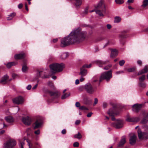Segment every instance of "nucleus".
I'll return each instance as SVG.
<instances>
[{
    "label": "nucleus",
    "mask_w": 148,
    "mask_h": 148,
    "mask_svg": "<svg viewBox=\"0 0 148 148\" xmlns=\"http://www.w3.org/2000/svg\"><path fill=\"white\" fill-rule=\"evenodd\" d=\"M81 28L78 27L72 31L69 35L62 39L61 45L64 47L75 43H79L84 40L86 38L87 33L81 32Z\"/></svg>",
    "instance_id": "1"
},
{
    "label": "nucleus",
    "mask_w": 148,
    "mask_h": 148,
    "mask_svg": "<svg viewBox=\"0 0 148 148\" xmlns=\"http://www.w3.org/2000/svg\"><path fill=\"white\" fill-rule=\"evenodd\" d=\"M51 69V72L52 74L56 73L57 72H60L62 71L64 67V64L61 63L59 64L54 63L49 66Z\"/></svg>",
    "instance_id": "2"
},
{
    "label": "nucleus",
    "mask_w": 148,
    "mask_h": 148,
    "mask_svg": "<svg viewBox=\"0 0 148 148\" xmlns=\"http://www.w3.org/2000/svg\"><path fill=\"white\" fill-rule=\"evenodd\" d=\"M112 71L110 70L108 71L104 72L101 75L99 82H100L103 80L105 79L107 81H108L112 77Z\"/></svg>",
    "instance_id": "3"
},
{
    "label": "nucleus",
    "mask_w": 148,
    "mask_h": 148,
    "mask_svg": "<svg viewBox=\"0 0 148 148\" xmlns=\"http://www.w3.org/2000/svg\"><path fill=\"white\" fill-rule=\"evenodd\" d=\"M31 130H26V133L27 134L28 137L31 136L35 138L36 140L38 139V135L40 134V130H36L34 132V134L32 132H31Z\"/></svg>",
    "instance_id": "4"
},
{
    "label": "nucleus",
    "mask_w": 148,
    "mask_h": 148,
    "mask_svg": "<svg viewBox=\"0 0 148 148\" xmlns=\"http://www.w3.org/2000/svg\"><path fill=\"white\" fill-rule=\"evenodd\" d=\"M16 144V141L13 139H10L4 144L5 148H14Z\"/></svg>",
    "instance_id": "5"
},
{
    "label": "nucleus",
    "mask_w": 148,
    "mask_h": 148,
    "mask_svg": "<svg viewBox=\"0 0 148 148\" xmlns=\"http://www.w3.org/2000/svg\"><path fill=\"white\" fill-rule=\"evenodd\" d=\"M101 6H102L104 8L102 10V11L100 10H97L95 11L96 13L98 14L100 16H103V13H105L106 12V9L105 8V6L103 3L101 2H100V3H98L97 7V8H100Z\"/></svg>",
    "instance_id": "6"
},
{
    "label": "nucleus",
    "mask_w": 148,
    "mask_h": 148,
    "mask_svg": "<svg viewBox=\"0 0 148 148\" xmlns=\"http://www.w3.org/2000/svg\"><path fill=\"white\" fill-rule=\"evenodd\" d=\"M116 122L113 123L112 126L116 128L120 129L123 126L124 124V121L121 119H117L116 120Z\"/></svg>",
    "instance_id": "7"
},
{
    "label": "nucleus",
    "mask_w": 148,
    "mask_h": 148,
    "mask_svg": "<svg viewBox=\"0 0 148 148\" xmlns=\"http://www.w3.org/2000/svg\"><path fill=\"white\" fill-rule=\"evenodd\" d=\"M12 101L13 103L15 104H22L24 101V99L23 97L19 96L13 99Z\"/></svg>",
    "instance_id": "8"
},
{
    "label": "nucleus",
    "mask_w": 148,
    "mask_h": 148,
    "mask_svg": "<svg viewBox=\"0 0 148 148\" xmlns=\"http://www.w3.org/2000/svg\"><path fill=\"white\" fill-rule=\"evenodd\" d=\"M47 70L42 69L38 71V75L39 77L43 78H48L49 77V75L47 74Z\"/></svg>",
    "instance_id": "9"
},
{
    "label": "nucleus",
    "mask_w": 148,
    "mask_h": 148,
    "mask_svg": "<svg viewBox=\"0 0 148 148\" xmlns=\"http://www.w3.org/2000/svg\"><path fill=\"white\" fill-rule=\"evenodd\" d=\"M43 125V122L40 120H36L32 124V127L34 129H40Z\"/></svg>",
    "instance_id": "10"
},
{
    "label": "nucleus",
    "mask_w": 148,
    "mask_h": 148,
    "mask_svg": "<svg viewBox=\"0 0 148 148\" xmlns=\"http://www.w3.org/2000/svg\"><path fill=\"white\" fill-rule=\"evenodd\" d=\"M138 138L140 139H148V133L143 132L141 130H138Z\"/></svg>",
    "instance_id": "11"
},
{
    "label": "nucleus",
    "mask_w": 148,
    "mask_h": 148,
    "mask_svg": "<svg viewBox=\"0 0 148 148\" xmlns=\"http://www.w3.org/2000/svg\"><path fill=\"white\" fill-rule=\"evenodd\" d=\"M85 89L87 92L90 94H92L95 91V89L90 84H86Z\"/></svg>",
    "instance_id": "12"
},
{
    "label": "nucleus",
    "mask_w": 148,
    "mask_h": 148,
    "mask_svg": "<svg viewBox=\"0 0 148 148\" xmlns=\"http://www.w3.org/2000/svg\"><path fill=\"white\" fill-rule=\"evenodd\" d=\"M130 143L132 145H134L136 142L137 137L136 135L133 133L130 134Z\"/></svg>",
    "instance_id": "13"
},
{
    "label": "nucleus",
    "mask_w": 148,
    "mask_h": 148,
    "mask_svg": "<svg viewBox=\"0 0 148 148\" xmlns=\"http://www.w3.org/2000/svg\"><path fill=\"white\" fill-rule=\"evenodd\" d=\"M22 120L25 125L27 126L30 125L32 121V119L28 116L23 117Z\"/></svg>",
    "instance_id": "14"
},
{
    "label": "nucleus",
    "mask_w": 148,
    "mask_h": 148,
    "mask_svg": "<svg viewBox=\"0 0 148 148\" xmlns=\"http://www.w3.org/2000/svg\"><path fill=\"white\" fill-rule=\"evenodd\" d=\"M26 140L28 143L29 148H38L39 145L37 143H32L28 140Z\"/></svg>",
    "instance_id": "15"
},
{
    "label": "nucleus",
    "mask_w": 148,
    "mask_h": 148,
    "mask_svg": "<svg viewBox=\"0 0 148 148\" xmlns=\"http://www.w3.org/2000/svg\"><path fill=\"white\" fill-rule=\"evenodd\" d=\"M140 120L138 117H128L126 119V121L129 122H137Z\"/></svg>",
    "instance_id": "16"
},
{
    "label": "nucleus",
    "mask_w": 148,
    "mask_h": 148,
    "mask_svg": "<svg viewBox=\"0 0 148 148\" xmlns=\"http://www.w3.org/2000/svg\"><path fill=\"white\" fill-rule=\"evenodd\" d=\"M141 105L135 104L132 106V110L135 112H138L141 107Z\"/></svg>",
    "instance_id": "17"
},
{
    "label": "nucleus",
    "mask_w": 148,
    "mask_h": 148,
    "mask_svg": "<svg viewBox=\"0 0 148 148\" xmlns=\"http://www.w3.org/2000/svg\"><path fill=\"white\" fill-rule=\"evenodd\" d=\"M108 114L110 116H112L111 118L112 120L113 121H114L116 120V119L113 116L114 115H118L119 114V113H114L111 109H110L108 112Z\"/></svg>",
    "instance_id": "18"
},
{
    "label": "nucleus",
    "mask_w": 148,
    "mask_h": 148,
    "mask_svg": "<svg viewBox=\"0 0 148 148\" xmlns=\"http://www.w3.org/2000/svg\"><path fill=\"white\" fill-rule=\"evenodd\" d=\"M108 62V61H102L99 60H97L95 61V63L99 67H102L103 65L106 64Z\"/></svg>",
    "instance_id": "19"
},
{
    "label": "nucleus",
    "mask_w": 148,
    "mask_h": 148,
    "mask_svg": "<svg viewBox=\"0 0 148 148\" xmlns=\"http://www.w3.org/2000/svg\"><path fill=\"white\" fill-rule=\"evenodd\" d=\"M25 57V54L24 53H19L16 54L14 56V58L15 59H21Z\"/></svg>",
    "instance_id": "20"
},
{
    "label": "nucleus",
    "mask_w": 148,
    "mask_h": 148,
    "mask_svg": "<svg viewBox=\"0 0 148 148\" xmlns=\"http://www.w3.org/2000/svg\"><path fill=\"white\" fill-rule=\"evenodd\" d=\"M126 142L125 138L124 137H122L121 140L119 143L118 145V147H121L123 146L124 145Z\"/></svg>",
    "instance_id": "21"
},
{
    "label": "nucleus",
    "mask_w": 148,
    "mask_h": 148,
    "mask_svg": "<svg viewBox=\"0 0 148 148\" xmlns=\"http://www.w3.org/2000/svg\"><path fill=\"white\" fill-rule=\"evenodd\" d=\"M84 68H81L80 69V72L79 73V75H81L82 77H84L87 74V72L86 70L84 69Z\"/></svg>",
    "instance_id": "22"
},
{
    "label": "nucleus",
    "mask_w": 148,
    "mask_h": 148,
    "mask_svg": "<svg viewBox=\"0 0 148 148\" xmlns=\"http://www.w3.org/2000/svg\"><path fill=\"white\" fill-rule=\"evenodd\" d=\"M148 71V67L147 66H145L144 69L139 71L138 73V75H140L143 73H147Z\"/></svg>",
    "instance_id": "23"
},
{
    "label": "nucleus",
    "mask_w": 148,
    "mask_h": 148,
    "mask_svg": "<svg viewBox=\"0 0 148 148\" xmlns=\"http://www.w3.org/2000/svg\"><path fill=\"white\" fill-rule=\"evenodd\" d=\"M5 119L9 123H12L14 121L13 117L11 116L5 117Z\"/></svg>",
    "instance_id": "24"
},
{
    "label": "nucleus",
    "mask_w": 148,
    "mask_h": 148,
    "mask_svg": "<svg viewBox=\"0 0 148 148\" xmlns=\"http://www.w3.org/2000/svg\"><path fill=\"white\" fill-rule=\"evenodd\" d=\"M118 54V51L115 49H112L111 54V57H113Z\"/></svg>",
    "instance_id": "25"
},
{
    "label": "nucleus",
    "mask_w": 148,
    "mask_h": 148,
    "mask_svg": "<svg viewBox=\"0 0 148 148\" xmlns=\"http://www.w3.org/2000/svg\"><path fill=\"white\" fill-rule=\"evenodd\" d=\"M8 78V76L7 75H5L2 78L0 81V82L2 84H5L6 82V80Z\"/></svg>",
    "instance_id": "26"
},
{
    "label": "nucleus",
    "mask_w": 148,
    "mask_h": 148,
    "mask_svg": "<svg viewBox=\"0 0 148 148\" xmlns=\"http://www.w3.org/2000/svg\"><path fill=\"white\" fill-rule=\"evenodd\" d=\"M69 55L67 52H64L62 53L60 56V58L62 59H65L67 58Z\"/></svg>",
    "instance_id": "27"
},
{
    "label": "nucleus",
    "mask_w": 148,
    "mask_h": 148,
    "mask_svg": "<svg viewBox=\"0 0 148 148\" xmlns=\"http://www.w3.org/2000/svg\"><path fill=\"white\" fill-rule=\"evenodd\" d=\"M16 14L14 12L12 13L8 16L7 17L8 20H12L14 16L16 15Z\"/></svg>",
    "instance_id": "28"
},
{
    "label": "nucleus",
    "mask_w": 148,
    "mask_h": 148,
    "mask_svg": "<svg viewBox=\"0 0 148 148\" xmlns=\"http://www.w3.org/2000/svg\"><path fill=\"white\" fill-rule=\"evenodd\" d=\"M16 63L14 62H11L8 63L6 64V66L8 68H10L12 66L15 65Z\"/></svg>",
    "instance_id": "29"
},
{
    "label": "nucleus",
    "mask_w": 148,
    "mask_h": 148,
    "mask_svg": "<svg viewBox=\"0 0 148 148\" xmlns=\"http://www.w3.org/2000/svg\"><path fill=\"white\" fill-rule=\"evenodd\" d=\"M70 95V92H67L64 93L63 95L61 97V99H64L66 98L67 97L69 96Z\"/></svg>",
    "instance_id": "30"
},
{
    "label": "nucleus",
    "mask_w": 148,
    "mask_h": 148,
    "mask_svg": "<svg viewBox=\"0 0 148 148\" xmlns=\"http://www.w3.org/2000/svg\"><path fill=\"white\" fill-rule=\"evenodd\" d=\"M25 139H23L22 140H19V141L20 144V147L21 148H23V145L24 144V141Z\"/></svg>",
    "instance_id": "31"
},
{
    "label": "nucleus",
    "mask_w": 148,
    "mask_h": 148,
    "mask_svg": "<svg viewBox=\"0 0 148 148\" xmlns=\"http://www.w3.org/2000/svg\"><path fill=\"white\" fill-rule=\"evenodd\" d=\"M74 137L75 138L80 139L82 138V135L79 132H78L77 134L75 135Z\"/></svg>",
    "instance_id": "32"
},
{
    "label": "nucleus",
    "mask_w": 148,
    "mask_h": 148,
    "mask_svg": "<svg viewBox=\"0 0 148 148\" xmlns=\"http://www.w3.org/2000/svg\"><path fill=\"white\" fill-rule=\"evenodd\" d=\"M148 5V0H144L143 4L141 6L144 7H146Z\"/></svg>",
    "instance_id": "33"
},
{
    "label": "nucleus",
    "mask_w": 148,
    "mask_h": 148,
    "mask_svg": "<svg viewBox=\"0 0 148 148\" xmlns=\"http://www.w3.org/2000/svg\"><path fill=\"white\" fill-rule=\"evenodd\" d=\"M148 121V117L147 116L146 117L143 118L141 121V123L143 124L146 123Z\"/></svg>",
    "instance_id": "34"
},
{
    "label": "nucleus",
    "mask_w": 148,
    "mask_h": 148,
    "mask_svg": "<svg viewBox=\"0 0 148 148\" xmlns=\"http://www.w3.org/2000/svg\"><path fill=\"white\" fill-rule=\"evenodd\" d=\"M121 18L119 16H116L115 17L114 22L115 23H119L121 21Z\"/></svg>",
    "instance_id": "35"
},
{
    "label": "nucleus",
    "mask_w": 148,
    "mask_h": 148,
    "mask_svg": "<svg viewBox=\"0 0 148 148\" xmlns=\"http://www.w3.org/2000/svg\"><path fill=\"white\" fill-rule=\"evenodd\" d=\"M49 93L50 95L51 96H54L56 97H58V94L56 92H54L51 91H50L49 92Z\"/></svg>",
    "instance_id": "36"
},
{
    "label": "nucleus",
    "mask_w": 148,
    "mask_h": 148,
    "mask_svg": "<svg viewBox=\"0 0 148 148\" xmlns=\"http://www.w3.org/2000/svg\"><path fill=\"white\" fill-rule=\"evenodd\" d=\"M145 75H143L139 78V80L140 82H143L145 79Z\"/></svg>",
    "instance_id": "37"
},
{
    "label": "nucleus",
    "mask_w": 148,
    "mask_h": 148,
    "mask_svg": "<svg viewBox=\"0 0 148 148\" xmlns=\"http://www.w3.org/2000/svg\"><path fill=\"white\" fill-rule=\"evenodd\" d=\"M116 3L117 4H121L124 2L123 0H115Z\"/></svg>",
    "instance_id": "38"
},
{
    "label": "nucleus",
    "mask_w": 148,
    "mask_h": 148,
    "mask_svg": "<svg viewBox=\"0 0 148 148\" xmlns=\"http://www.w3.org/2000/svg\"><path fill=\"white\" fill-rule=\"evenodd\" d=\"M27 69L28 68L26 65H23V66L22 68V70L23 72H25L26 71Z\"/></svg>",
    "instance_id": "39"
},
{
    "label": "nucleus",
    "mask_w": 148,
    "mask_h": 148,
    "mask_svg": "<svg viewBox=\"0 0 148 148\" xmlns=\"http://www.w3.org/2000/svg\"><path fill=\"white\" fill-rule=\"evenodd\" d=\"M136 68L134 67H132L131 68L128 69H127V71L129 72H133L134 71Z\"/></svg>",
    "instance_id": "40"
},
{
    "label": "nucleus",
    "mask_w": 148,
    "mask_h": 148,
    "mask_svg": "<svg viewBox=\"0 0 148 148\" xmlns=\"http://www.w3.org/2000/svg\"><path fill=\"white\" fill-rule=\"evenodd\" d=\"M79 109L80 110H88V108H87L86 107H85V106H81L80 107H79Z\"/></svg>",
    "instance_id": "41"
},
{
    "label": "nucleus",
    "mask_w": 148,
    "mask_h": 148,
    "mask_svg": "<svg viewBox=\"0 0 148 148\" xmlns=\"http://www.w3.org/2000/svg\"><path fill=\"white\" fill-rule=\"evenodd\" d=\"M91 64H90L89 65H88L87 64H85L83 66V68H89L91 66Z\"/></svg>",
    "instance_id": "42"
},
{
    "label": "nucleus",
    "mask_w": 148,
    "mask_h": 148,
    "mask_svg": "<svg viewBox=\"0 0 148 148\" xmlns=\"http://www.w3.org/2000/svg\"><path fill=\"white\" fill-rule=\"evenodd\" d=\"M125 63V61L124 60H122L119 61V64L120 66H122L124 65Z\"/></svg>",
    "instance_id": "43"
},
{
    "label": "nucleus",
    "mask_w": 148,
    "mask_h": 148,
    "mask_svg": "<svg viewBox=\"0 0 148 148\" xmlns=\"http://www.w3.org/2000/svg\"><path fill=\"white\" fill-rule=\"evenodd\" d=\"M112 66V65L111 64H109L104 68V69L106 70H108V69L110 68Z\"/></svg>",
    "instance_id": "44"
},
{
    "label": "nucleus",
    "mask_w": 148,
    "mask_h": 148,
    "mask_svg": "<svg viewBox=\"0 0 148 148\" xmlns=\"http://www.w3.org/2000/svg\"><path fill=\"white\" fill-rule=\"evenodd\" d=\"M73 145L74 147H77L79 146V143L78 142H76L73 143Z\"/></svg>",
    "instance_id": "45"
},
{
    "label": "nucleus",
    "mask_w": 148,
    "mask_h": 148,
    "mask_svg": "<svg viewBox=\"0 0 148 148\" xmlns=\"http://www.w3.org/2000/svg\"><path fill=\"white\" fill-rule=\"evenodd\" d=\"M75 106L76 107L79 108V107H80V103L78 102L76 103Z\"/></svg>",
    "instance_id": "46"
},
{
    "label": "nucleus",
    "mask_w": 148,
    "mask_h": 148,
    "mask_svg": "<svg viewBox=\"0 0 148 148\" xmlns=\"http://www.w3.org/2000/svg\"><path fill=\"white\" fill-rule=\"evenodd\" d=\"M140 86L144 88L145 87V84L144 83H141L139 84Z\"/></svg>",
    "instance_id": "47"
},
{
    "label": "nucleus",
    "mask_w": 148,
    "mask_h": 148,
    "mask_svg": "<svg viewBox=\"0 0 148 148\" xmlns=\"http://www.w3.org/2000/svg\"><path fill=\"white\" fill-rule=\"evenodd\" d=\"M88 12V8H86L84 10L83 13L84 14H87Z\"/></svg>",
    "instance_id": "48"
},
{
    "label": "nucleus",
    "mask_w": 148,
    "mask_h": 148,
    "mask_svg": "<svg viewBox=\"0 0 148 148\" xmlns=\"http://www.w3.org/2000/svg\"><path fill=\"white\" fill-rule=\"evenodd\" d=\"M80 122L81 121L80 120H77L75 122V124L76 125H79L80 123Z\"/></svg>",
    "instance_id": "49"
},
{
    "label": "nucleus",
    "mask_w": 148,
    "mask_h": 148,
    "mask_svg": "<svg viewBox=\"0 0 148 148\" xmlns=\"http://www.w3.org/2000/svg\"><path fill=\"white\" fill-rule=\"evenodd\" d=\"M98 103V99L97 98L95 99L94 102L93 103V106L95 105Z\"/></svg>",
    "instance_id": "50"
},
{
    "label": "nucleus",
    "mask_w": 148,
    "mask_h": 148,
    "mask_svg": "<svg viewBox=\"0 0 148 148\" xmlns=\"http://www.w3.org/2000/svg\"><path fill=\"white\" fill-rule=\"evenodd\" d=\"M32 88V86L31 85H28L26 87V88L28 90H30Z\"/></svg>",
    "instance_id": "51"
},
{
    "label": "nucleus",
    "mask_w": 148,
    "mask_h": 148,
    "mask_svg": "<svg viewBox=\"0 0 148 148\" xmlns=\"http://www.w3.org/2000/svg\"><path fill=\"white\" fill-rule=\"evenodd\" d=\"M92 114V113L91 112H89L88 114L87 115V116L88 117H90L91 116Z\"/></svg>",
    "instance_id": "52"
},
{
    "label": "nucleus",
    "mask_w": 148,
    "mask_h": 148,
    "mask_svg": "<svg viewBox=\"0 0 148 148\" xmlns=\"http://www.w3.org/2000/svg\"><path fill=\"white\" fill-rule=\"evenodd\" d=\"M23 6V5L22 3H20L18 6V7L19 9L21 8Z\"/></svg>",
    "instance_id": "53"
},
{
    "label": "nucleus",
    "mask_w": 148,
    "mask_h": 148,
    "mask_svg": "<svg viewBox=\"0 0 148 148\" xmlns=\"http://www.w3.org/2000/svg\"><path fill=\"white\" fill-rule=\"evenodd\" d=\"M107 104L106 103L104 102L103 103V108H105L107 107Z\"/></svg>",
    "instance_id": "54"
},
{
    "label": "nucleus",
    "mask_w": 148,
    "mask_h": 148,
    "mask_svg": "<svg viewBox=\"0 0 148 148\" xmlns=\"http://www.w3.org/2000/svg\"><path fill=\"white\" fill-rule=\"evenodd\" d=\"M107 27L108 29H110L111 28L112 26L111 25L108 24L107 25Z\"/></svg>",
    "instance_id": "55"
},
{
    "label": "nucleus",
    "mask_w": 148,
    "mask_h": 148,
    "mask_svg": "<svg viewBox=\"0 0 148 148\" xmlns=\"http://www.w3.org/2000/svg\"><path fill=\"white\" fill-rule=\"evenodd\" d=\"M79 79H77L76 80L75 84H79Z\"/></svg>",
    "instance_id": "56"
},
{
    "label": "nucleus",
    "mask_w": 148,
    "mask_h": 148,
    "mask_svg": "<svg viewBox=\"0 0 148 148\" xmlns=\"http://www.w3.org/2000/svg\"><path fill=\"white\" fill-rule=\"evenodd\" d=\"M124 72L123 71H117L116 73L117 74H118L121 73H123Z\"/></svg>",
    "instance_id": "57"
},
{
    "label": "nucleus",
    "mask_w": 148,
    "mask_h": 148,
    "mask_svg": "<svg viewBox=\"0 0 148 148\" xmlns=\"http://www.w3.org/2000/svg\"><path fill=\"white\" fill-rule=\"evenodd\" d=\"M83 77H82V76H81V77L79 79V81L81 82L83 81L84 79Z\"/></svg>",
    "instance_id": "58"
},
{
    "label": "nucleus",
    "mask_w": 148,
    "mask_h": 148,
    "mask_svg": "<svg viewBox=\"0 0 148 148\" xmlns=\"http://www.w3.org/2000/svg\"><path fill=\"white\" fill-rule=\"evenodd\" d=\"M37 86H38L37 84H36L34 86V87H33V88H32V89L34 90V89H35L37 88Z\"/></svg>",
    "instance_id": "59"
},
{
    "label": "nucleus",
    "mask_w": 148,
    "mask_h": 148,
    "mask_svg": "<svg viewBox=\"0 0 148 148\" xmlns=\"http://www.w3.org/2000/svg\"><path fill=\"white\" fill-rule=\"evenodd\" d=\"M5 132V130H2L0 132V135L3 134Z\"/></svg>",
    "instance_id": "60"
},
{
    "label": "nucleus",
    "mask_w": 148,
    "mask_h": 148,
    "mask_svg": "<svg viewBox=\"0 0 148 148\" xmlns=\"http://www.w3.org/2000/svg\"><path fill=\"white\" fill-rule=\"evenodd\" d=\"M61 133L63 134H65L66 133V130H62Z\"/></svg>",
    "instance_id": "61"
},
{
    "label": "nucleus",
    "mask_w": 148,
    "mask_h": 148,
    "mask_svg": "<svg viewBox=\"0 0 148 148\" xmlns=\"http://www.w3.org/2000/svg\"><path fill=\"white\" fill-rule=\"evenodd\" d=\"M142 61L140 60H139L137 61V63L138 64L141 65L142 64Z\"/></svg>",
    "instance_id": "62"
},
{
    "label": "nucleus",
    "mask_w": 148,
    "mask_h": 148,
    "mask_svg": "<svg viewBox=\"0 0 148 148\" xmlns=\"http://www.w3.org/2000/svg\"><path fill=\"white\" fill-rule=\"evenodd\" d=\"M58 39L57 38H56V39H54L53 40V42H56L57 41H58Z\"/></svg>",
    "instance_id": "63"
},
{
    "label": "nucleus",
    "mask_w": 148,
    "mask_h": 148,
    "mask_svg": "<svg viewBox=\"0 0 148 148\" xmlns=\"http://www.w3.org/2000/svg\"><path fill=\"white\" fill-rule=\"evenodd\" d=\"M25 8L26 10L27 11H28V7H27V4H25Z\"/></svg>",
    "instance_id": "64"
}]
</instances>
